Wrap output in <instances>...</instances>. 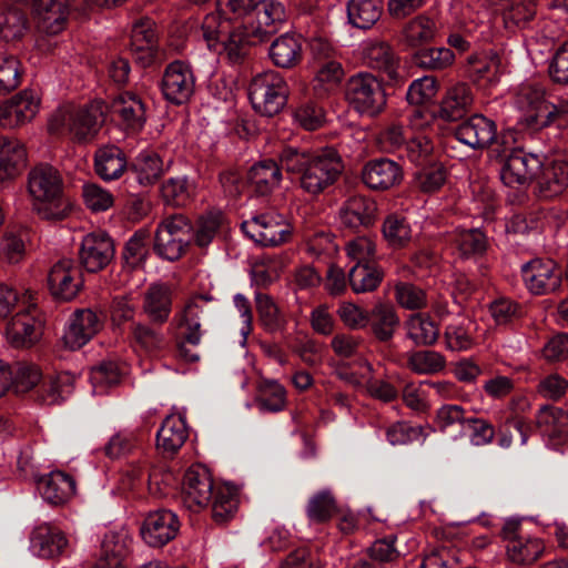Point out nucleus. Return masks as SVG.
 Listing matches in <instances>:
<instances>
[{"label":"nucleus","instance_id":"obj_62","mask_svg":"<svg viewBox=\"0 0 568 568\" xmlns=\"http://www.w3.org/2000/svg\"><path fill=\"white\" fill-rule=\"evenodd\" d=\"M433 149V142L426 135L410 134L403 152L410 162L416 165H425L430 160Z\"/></svg>","mask_w":568,"mask_h":568},{"label":"nucleus","instance_id":"obj_52","mask_svg":"<svg viewBox=\"0 0 568 568\" xmlns=\"http://www.w3.org/2000/svg\"><path fill=\"white\" fill-rule=\"evenodd\" d=\"M445 357L435 351H417L408 355L407 366L419 375H434L445 368Z\"/></svg>","mask_w":568,"mask_h":568},{"label":"nucleus","instance_id":"obj_46","mask_svg":"<svg viewBox=\"0 0 568 568\" xmlns=\"http://www.w3.org/2000/svg\"><path fill=\"white\" fill-rule=\"evenodd\" d=\"M194 191V185L186 176L170 178L161 186L163 200L173 206H185L192 200Z\"/></svg>","mask_w":568,"mask_h":568},{"label":"nucleus","instance_id":"obj_37","mask_svg":"<svg viewBox=\"0 0 568 568\" xmlns=\"http://www.w3.org/2000/svg\"><path fill=\"white\" fill-rule=\"evenodd\" d=\"M364 58L369 68L382 71L388 79L396 80L398 78V58L388 43L375 42L368 44L365 48Z\"/></svg>","mask_w":568,"mask_h":568},{"label":"nucleus","instance_id":"obj_15","mask_svg":"<svg viewBox=\"0 0 568 568\" xmlns=\"http://www.w3.org/2000/svg\"><path fill=\"white\" fill-rule=\"evenodd\" d=\"M541 166L542 162L538 155L523 150H513L503 160L500 179L510 187L526 185L537 179Z\"/></svg>","mask_w":568,"mask_h":568},{"label":"nucleus","instance_id":"obj_51","mask_svg":"<svg viewBox=\"0 0 568 568\" xmlns=\"http://www.w3.org/2000/svg\"><path fill=\"white\" fill-rule=\"evenodd\" d=\"M453 243L463 257L483 254L487 248V239L478 229L457 230Z\"/></svg>","mask_w":568,"mask_h":568},{"label":"nucleus","instance_id":"obj_41","mask_svg":"<svg viewBox=\"0 0 568 568\" xmlns=\"http://www.w3.org/2000/svg\"><path fill=\"white\" fill-rule=\"evenodd\" d=\"M436 31V22L432 18L418 14L404 26L402 33L405 43L416 48L433 41Z\"/></svg>","mask_w":568,"mask_h":568},{"label":"nucleus","instance_id":"obj_10","mask_svg":"<svg viewBox=\"0 0 568 568\" xmlns=\"http://www.w3.org/2000/svg\"><path fill=\"white\" fill-rule=\"evenodd\" d=\"M242 230L262 246H277L286 243L292 235V226L284 215L276 212L263 213L242 223Z\"/></svg>","mask_w":568,"mask_h":568},{"label":"nucleus","instance_id":"obj_18","mask_svg":"<svg viewBox=\"0 0 568 568\" xmlns=\"http://www.w3.org/2000/svg\"><path fill=\"white\" fill-rule=\"evenodd\" d=\"M48 283L53 297L71 301L83 286L81 270L73 260H60L51 267Z\"/></svg>","mask_w":568,"mask_h":568},{"label":"nucleus","instance_id":"obj_53","mask_svg":"<svg viewBox=\"0 0 568 568\" xmlns=\"http://www.w3.org/2000/svg\"><path fill=\"white\" fill-rule=\"evenodd\" d=\"M133 170L141 185H151L155 183L163 173L162 160L155 153H141L133 164Z\"/></svg>","mask_w":568,"mask_h":568},{"label":"nucleus","instance_id":"obj_54","mask_svg":"<svg viewBox=\"0 0 568 568\" xmlns=\"http://www.w3.org/2000/svg\"><path fill=\"white\" fill-rule=\"evenodd\" d=\"M26 29L27 17L20 8L0 9V37L6 41L21 38Z\"/></svg>","mask_w":568,"mask_h":568},{"label":"nucleus","instance_id":"obj_17","mask_svg":"<svg viewBox=\"0 0 568 568\" xmlns=\"http://www.w3.org/2000/svg\"><path fill=\"white\" fill-rule=\"evenodd\" d=\"M521 275L535 295L554 293L561 285V272L552 260L534 258L521 266Z\"/></svg>","mask_w":568,"mask_h":568},{"label":"nucleus","instance_id":"obj_48","mask_svg":"<svg viewBox=\"0 0 568 568\" xmlns=\"http://www.w3.org/2000/svg\"><path fill=\"white\" fill-rule=\"evenodd\" d=\"M337 511V505L329 490L314 494L306 505V516L312 523H327Z\"/></svg>","mask_w":568,"mask_h":568},{"label":"nucleus","instance_id":"obj_64","mask_svg":"<svg viewBox=\"0 0 568 568\" xmlns=\"http://www.w3.org/2000/svg\"><path fill=\"white\" fill-rule=\"evenodd\" d=\"M41 379L38 366L27 363H18L12 372V385L17 393H26L32 389Z\"/></svg>","mask_w":568,"mask_h":568},{"label":"nucleus","instance_id":"obj_42","mask_svg":"<svg viewBox=\"0 0 568 568\" xmlns=\"http://www.w3.org/2000/svg\"><path fill=\"white\" fill-rule=\"evenodd\" d=\"M270 57L280 68H292L302 58V47L297 38L284 34L277 38L270 48Z\"/></svg>","mask_w":568,"mask_h":568},{"label":"nucleus","instance_id":"obj_40","mask_svg":"<svg viewBox=\"0 0 568 568\" xmlns=\"http://www.w3.org/2000/svg\"><path fill=\"white\" fill-rule=\"evenodd\" d=\"M384 277L381 267L373 263L354 264L348 271V283L354 293H366L376 290Z\"/></svg>","mask_w":568,"mask_h":568},{"label":"nucleus","instance_id":"obj_44","mask_svg":"<svg viewBox=\"0 0 568 568\" xmlns=\"http://www.w3.org/2000/svg\"><path fill=\"white\" fill-rule=\"evenodd\" d=\"M471 412L457 404H446L436 412V425L446 435H463Z\"/></svg>","mask_w":568,"mask_h":568},{"label":"nucleus","instance_id":"obj_3","mask_svg":"<svg viewBox=\"0 0 568 568\" xmlns=\"http://www.w3.org/2000/svg\"><path fill=\"white\" fill-rule=\"evenodd\" d=\"M104 121L100 102L83 105L64 104L51 115L48 129L51 133L67 131L77 141H89L99 132Z\"/></svg>","mask_w":568,"mask_h":568},{"label":"nucleus","instance_id":"obj_11","mask_svg":"<svg viewBox=\"0 0 568 568\" xmlns=\"http://www.w3.org/2000/svg\"><path fill=\"white\" fill-rule=\"evenodd\" d=\"M455 136L460 143L474 150L486 149L493 143L497 145L508 143L506 134L498 135L496 122L479 113L462 122L455 129Z\"/></svg>","mask_w":568,"mask_h":568},{"label":"nucleus","instance_id":"obj_34","mask_svg":"<svg viewBox=\"0 0 568 568\" xmlns=\"http://www.w3.org/2000/svg\"><path fill=\"white\" fill-rule=\"evenodd\" d=\"M395 541L394 536L375 540L367 550L368 558L356 560L352 568H388L400 557Z\"/></svg>","mask_w":568,"mask_h":568},{"label":"nucleus","instance_id":"obj_56","mask_svg":"<svg viewBox=\"0 0 568 568\" xmlns=\"http://www.w3.org/2000/svg\"><path fill=\"white\" fill-rule=\"evenodd\" d=\"M394 290L395 298L402 307L417 311L427 306V294L422 287L408 282H398Z\"/></svg>","mask_w":568,"mask_h":568},{"label":"nucleus","instance_id":"obj_55","mask_svg":"<svg viewBox=\"0 0 568 568\" xmlns=\"http://www.w3.org/2000/svg\"><path fill=\"white\" fill-rule=\"evenodd\" d=\"M454 52L448 48H427L417 51L413 61L416 65L428 70H444L453 64Z\"/></svg>","mask_w":568,"mask_h":568},{"label":"nucleus","instance_id":"obj_16","mask_svg":"<svg viewBox=\"0 0 568 568\" xmlns=\"http://www.w3.org/2000/svg\"><path fill=\"white\" fill-rule=\"evenodd\" d=\"M115 248L112 239L102 231L87 234L79 248V262L90 273L104 270L114 258Z\"/></svg>","mask_w":568,"mask_h":568},{"label":"nucleus","instance_id":"obj_2","mask_svg":"<svg viewBox=\"0 0 568 568\" xmlns=\"http://www.w3.org/2000/svg\"><path fill=\"white\" fill-rule=\"evenodd\" d=\"M28 193L33 212L44 221H63L72 212L73 203L64 193L63 179L50 164H39L30 170Z\"/></svg>","mask_w":568,"mask_h":568},{"label":"nucleus","instance_id":"obj_6","mask_svg":"<svg viewBox=\"0 0 568 568\" xmlns=\"http://www.w3.org/2000/svg\"><path fill=\"white\" fill-rule=\"evenodd\" d=\"M288 85L276 71L256 74L248 87V98L254 110L265 116L278 114L287 102Z\"/></svg>","mask_w":568,"mask_h":568},{"label":"nucleus","instance_id":"obj_1","mask_svg":"<svg viewBox=\"0 0 568 568\" xmlns=\"http://www.w3.org/2000/svg\"><path fill=\"white\" fill-rule=\"evenodd\" d=\"M277 160L284 171L297 181L298 187L311 196L325 193L344 172V161L333 148L311 151L285 145L278 152Z\"/></svg>","mask_w":568,"mask_h":568},{"label":"nucleus","instance_id":"obj_19","mask_svg":"<svg viewBox=\"0 0 568 568\" xmlns=\"http://www.w3.org/2000/svg\"><path fill=\"white\" fill-rule=\"evenodd\" d=\"M40 100L34 91H21L0 105V125L4 129H13L26 124L36 116Z\"/></svg>","mask_w":568,"mask_h":568},{"label":"nucleus","instance_id":"obj_21","mask_svg":"<svg viewBox=\"0 0 568 568\" xmlns=\"http://www.w3.org/2000/svg\"><path fill=\"white\" fill-rule=\"evenodd\" d=\"M255 21L248 23L253 37L265 41L275 34L286 21L284 6L275 0H261L252 12Z\"/></svg>","mask_w":568,"mask_h":568},{"label":"nucleus","instance_id":"obj_33","mask_svg":"<svg viewBox=\"0 0 568 568\" xmlns=\"http://www.w3.org/2000/svg\"><path fill=\"white\" fill-rule=\"evenodd\" d=\"M473 102L471 89L466 83H458L446 92L438 115L448 122L460 120L471 108Z\"/></svg>","mask_w":568,"mask_h":568},{"label":"nucleus","instance_id":"obj_25","mask_svg":"<svg viewBox=\"0 0 568 568\" xmlns=\"http://www.w3.org/2000/svg\"><path fill=\"white\" fill-rule=\"evenodd\" d=\"M282 168L280 161L262 160L253 164L246 173L247 187L258 196L270 195L282 181Z\"/></svg>","mask_w":568,"mask_h":568},{"label":"nucleus","instance_id":"obj_23","mask_svg":"<svg viewBox=\"0 0 568 568\" xmlns=\"http://www.w3.org/2000/svg\"><path fill=\"white\" fill-rule=\"evenodd\" d=\"M33 13L40 31L49 36L59 34L68 23V0H34Z\"/></svg>","mask_w":568,"mask_h":568},{"label":"nucleus","instance_id":"obj_8","mask_svg":"<svg viewBox=\"0 0 568 568\" xmlns=\"http://www.w3.org/2000/svg\"><path fill=\"white\" fill-rule=\"evenodd\" d=\"M532 97L529 102L531 111L525 114L521 123L532 131L555 125L558 129L568 128V97L558 99L555 103L542 101V92L530 88L524 89L520 93L521 98L527 100Z\"/></svg>","mask_w":568,"mask_h":568},{"label":"nucleus","instance_id":"obj_28","mask_svg":"<svg viewBox=\"0 0 568 568\" xmlns=\"http://www.w3.org/2000/svg\"><path fill=\"white\" fill-rule=\"evenodd\" d=\"M568 187V162L556 159L542 164L537 176V191L540 197L551 199Z\"/></svg>","mask_w":568,"mask_h":568},{"label":"nucleus","instance_id":"obj_27","mask_svg":"<svg viewBox=\"0 0 568 568\" xmlns=\"http://www.w3.org/2000/svg\"><path fill=\"white\" fill-rule=\"evenodd\" d=\"M30 316L31 320H39L45 316L42 310L34 302L30 293L18 296L12 288L0 284V320H14L16 317Z\"/></svg>","mask_w":568,"mask_h":568},{"label":"nucleus","instance_id":"obj_39","mask_svg":"<svg viewBox=\"0 0 568 568\" xmlns=\"http://www.w3.org/2000/svg\"><path fill=\"white\" fill-rule=\"evenodd\" d=\"M75 376L70 372H60L44 382L39 389V399L45 405L64 400L74 388Z\"/></svg>","mask_w":568,"mask_h":568},{"label":"nucleus","instance_id":"obj_5","mask_svg":"<svg viewBox=\"0 0 568 568\" xmlns=\"http://www.w3.org/2000/svg\"><path fill=\"white\" fill-rule=\"evenodd\" d=\"M227 27L226 21L217 22V17L212 13L205 17L201 31L210 48L221 43L229 59L237 62L247 53L250 45L260 41L257 37H253L252 29L246 24L236 26L231 31L226 30Z\"/></svg>","mask_w":568,"mask_h":568},{"label":"nucleus","instance_id":"obj_31","mask_svg":"<svg viewBox=\"0 0 568 568\" xmlns=\"http://www.w3.org/2000/svg\"><path fill=\"white\" fill-rule=\"evenodd\" d=\"M189 437L186 423L181 416H168L156 433V448L165 456H173Z\"/></svg>","mask_w":568,"mask_h":568},{"label":"nucleus","instance_id":"obj_4","mask_svg":"<svg viewBox=\"0 0 568 568\" xmlns=\"http://www.w3.org/2000/svg\"><path fill=\"white\" fill-rule=\"evenodd\" d=\"M192 239L193 225L185 215H168L158 224L153 250L161 258L174 262L185 254Z\"/></svg>","mask_w":568,"mask_h":568},{"label":"nucleus","instance_id":"obj_43","mask_svg":"<svg viewBox=\"0 0 568 568\" xmlns=\"http://www.w3.org/2000/svg\"><path fill=\"white\" fill-rule=\"evenodd\" d=\"M568 425V413L562 408L545 405L536 415V427L541 435L559 437L566 433Z\"/></svg>","mask_w":568,"mask_h":568},{"label":"nucleus","instance_id":"obj_22","mask_svg":"<svg viewBox=\"0 0 568 568\" xmlns=\"http://www.w3.org/2000/svg\"><path fill=\"white\" fill-rule=\"evenodd\" d=\"M403 179V170L399 164L389 159H376L368 161L362 170V181L371 190L385 191Z\"/></svg>","mask_w":568,"mask_h":568},{"label":"nucleus","instance_id":"obj_20","mask_svg":"<svg viewBox=\"0 0 568 568\" xmlns=\"http://www.w3.org/2000/svg\"><path fill=\"white\" fill-rule=\"evenodd\" d=\"M111 112L125 130L140 132L146 122V108L142 98L131 91L118 94L111 102Z\"/></svg>","mask_w":568,"mask_h":568},{"label":"nucleus","instance_id":"obj_35","mask_svg":"<svg viewBox=\"0 0 568 568\" xmlns=\"http://www.w3.org/2000/svg\"><path fill=\"white\" fill-rule=\"evenodd\" d=\"M94 168L102 180H116L126 168L124 153L115 145L103 146L95 153Z\"/></svg>","mask_w":568,"mask_h":568},{"label":"nucleus","instance_id":"obj_32","mask_svg":"<svg viewBox=\"0 0 568 568\" xmlns=\"http://www.w3.org/2000/svg\"><path fill=\"white\" fill-rule=\"evenodd\" d=\"M500 58L494 51L473 53L467 58L465 73L477 84L491 83L498 78Z\"/></svg>","mask_w":568,"mask_h":568},{"label":"nucleus","instance_id":"obj_47","mask_svg":"<svg viewBox=\"0 0 568 568\" xmlns=\"http://www.w3.org/2000/svg\"><path fill=\"white\" fill-rule=\"evenodd\" d=\"M6 335L16 348L31 347L41 338L42 327L34 322H8Z\"/></svg>","mask_w":568,"mask_h":568},{"label":"nucleus","instance_id":"obj_24","mask_svg":"<svg viewBox=\"0 0 568 568\" xmlns=\"http://www.w3.org/2000/svg\"><path fill=\"white\" fill-rule=\"evenodd\" d=\"M376 211V203L373 200L362 195H354L342 205L339 219L345 227L359 232L375 223Z\"/></svg>","mask_w":568,"mask_h":568},{"label":"nucleus","instance_id":"obj_36","mask_svg":"<svg viewBox=\"0 0 568 568\" xmlns=\"http://www.w3.org/2000/svg\"><path fill=\"white\" fill-rule=\"evenodd\" d=\"M172 308L171 288L163 283L151 284L143 298V312L152 320H166Z\"/></svg>","mask_w":568,"mask_h":568},{"label":"nucleus","instance_id":"obj_49","mask_svg":"<svg viewBox=\"0 0 568 568\" xmlns=\"http://www.w3.org/2000/svg\"><path fill=\"white\" fill-rule=\"evenodd\" d=\"M101 328L102 322H70L62 335V342L71 351L79 349Z\"/></svg>","mask_w":568,"mask_h":568},{"label":"nucleus","instance_id":"obj_14","mask_svg":"<svg viewBox=\"0 0 568 568\" xmlns=\"http://www.w3.org/2000/svg\"><path fill=\"white\" fill-rule=\"evenodd\" d=\"M181 523L175 513L169 509H158L144 518L140 534L146 545L161 548L173 540L180 531Z\"/></svg>","mask_w":568,"mask_h":568},{"label":"nucleus","instance_id":"obj_63","mask_svg":"<svg viewBox=\"0 0 568 568\" xmlns=\"http://www.w3.org/2000/svg\"><path fill=\"white\" fill-rule=\"evenodd\" d=\"M347 257L355 264L373 263L376 256V245L374 241L367 236H357L345 245Z\"/></svg>","mask_w":568,"mask_h":568},{"label":"nucleus","instance_id":"obj_26","mask_svg":"<svg viewBox=\"0 0 568 568\" xmlns=\"http://www.w3.org/2000/svg\"><path fill=\"white\" fill-rule=\"evenodd\" d=\"M67 546L65 535L58 527L50 524H41L31 532L30 549L38 557H58L63 554Z\"/></svg>","mask_w":568,"mask_h":568},{"label":"nucleus","instance_id":"obj_58","mask_svg":"<svg viewBox=\"0 0 568 568\" xmlns=\"http://www.w3.org/2000/svg\"><path fill=\"white\" fill-rule=\"evenodd\" d=\"M155 43V34L152 29L145 28L143 24L134 26L131 36V50L138 53V60L148 64L153 59V49Z\"/></svg>","mask_w":568,"mask_h":568},{"label":"nucleus","instance_id":"obj_59","mask_svg":"<svg viewBox=\"0 0 568 568\" xmlns=\"http://www.w3.org/2000/svg\"><path fill=\"white\" fill-rule=\"evenodd\" d=\"M383 234L390 246L402 247L410 240L412 230L405 217L389 215L383 223Z\"/></svg>","mask_w":568,"mask_h":568},{"label":"nucleus","instance_id":"obj_13","mask_svg":"<svg viewBox=\"0 0 568 568\" xmlns=\"http://www.w3.org/2000/svg\"><path fill=\"white\" fill-rule=\"evenodd\" d=\"M214 484L207 468L191 466L184 474L182 499L186 508L199 511L210 504L214 496Z\"/></svg>","mask_w":568,"mask_h":568},{"label":"nucleus","instance_id":"obj_45","mask_svg":"<svg viewBox=\"0 0 568 568\" xmlns=\"http://www.w3.org/2000/svg\"><path fill=\"white\" fill-rule=\"evenodd\" d=\"M255 402L261 412L277 413L285 407L286 392L280 383L264 379L258 383Z\"/></svg>","mask_w":568,"mask_h":568},{"label":"nucleus","instance_id":"obj_30","mask_svg":"<svg viewBox=\"0 0 568 568\" xmlns=\"http://www.w3.org/2000/svg\"><path fill=\"white\" fill-rule=\"evenodd\" d=\"M38 489L47 503L59 506L74 496L75 480L63 471H52L39 480Z\"/></svg>","mask_w":568,"mask_h":568},{"label":"nucleus","instance_id":"obj_60","mask_svg":"<svg viewBox=\"0 0 568 568\" xmlns=\"http://www.w3.org/2000/svg\"><path fill=\"white\" fill-rule=\"evenodd\" d=\"M466 428L469 429L470 444L477 447L490 445L496 435L495 426L488 419L478 416L476 413H470L466 423Z\"/></svg>","mask_w":568,"mask_h":568},{"label":"nucleus","instance_id":"obj_9","mask_svg":"<svg viewBox=\"0 0 568 568\" xmlns=\"http://www.w3.org/2000/svg\"><path fill=\"white\" fill-rule=\"evenodd\" d=\"M500 536L506 541L508 559L516 565H531L544 554V541L526 534L518 519H507L503 525Z\"/></svg>","mask_w":568,"mask_h":568},{"label":"nucleus","instance_id":"obj_29","mask_svg":"<svg viewBox=\"0 0 568 568\" xmlns=\"http://www.w3.org/2000/svg\"><path fill=\"white\" fill-rule=\"evenodd\" d=\"M27 165V150L17 139L0 136V182L14 180Z\"/></svg>","mask_w":568,"mask_h":568},{"label":"nucleus","instance_id":"obj_7","mask_svg":"<svg viewBox=\"0 0 568 568\" xmlns=\"http://www.w3.org/2000/svg\"><path fill=\"white\" fill-rule=\"evenodd\" d=\"M345 99L359 114L375 116L386 105V93L382 82L372 73L352 75L345 88Z\"/></svg>","mask_w":568,"mask_h":568},{"label":"nucleus","instance_id":"obj_57","mask_svg":"<svg viewBox=\"0 0 568 568\" xmlns=\"http://www.w3.org/2000/svg\"><path fill=\"white\" fill-rule=\"evenodd\" d=\"M133 335L136 344L148 353L159 351L165 345V338L154 323H138L134 326Z\"/></svg>","mask_w":568,"mask_h":568},{"label":"nucleus","instance_id":"obj_50","mask_svg":"<svg viewBox=\"0 0 568 568\" xmlns=\"http://www.w3.org/2000/svg\"><path fill=\"white\" fill-rule=\"evenodd\" d=\"M149 235L148 230H139L125 243L122 258L128 268L135 270L144 264L149 254Z\"/></svg>","mask_w":568,"mask_h":568},{"label":"nucleus","instance_id":"obj_38","mask_svg":"<svg viewBox=\"0 0 568 568\" xmlns=\"http://www.w3.org/2000/svg\"><path fill=\"white\" fill-rule=\"evenodd\" d=\"M383 0H349L348 21L358 29L372 28L382 17Z\"/></svg>","mask_w":568,"mask_h":568},{"label":"nucleus","instance_id":"obj_12","mask_svg":"<svg viewBox=\"0 0 568 568\" xmlns=\"http://www.w3.org/2000/svg\"><path fill=\"white\" fill-rule=\"evenodd\" d=\"M195 77L189 63L176 60L166 65L161 81L163 97L180 105L187 102L194 93Z\"/></svg>","mask_w":568,"mask_h":568},{"label":"nucleus","instance_id":"obj_61","mask_svg":"<svg viewBox=\"0 0 568 568\" xmlns=\"http://www.w3.org/2000/svg\"><path fill=\"white\" fill-rule=\"evenodd\" d=\"M314 67L316 69L314 78L315 90L323 89L327 91L343 79L344 70L337 59L323 61L322 63L314 64Z\"/></svg>","mask_w":568,"mask_h":568}]
</instances>
